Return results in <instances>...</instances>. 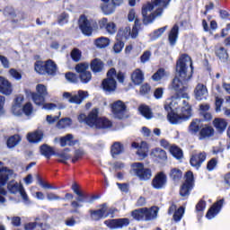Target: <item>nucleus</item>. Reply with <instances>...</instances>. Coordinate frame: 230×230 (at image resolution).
<instances>
[{
    "label": "nucleus",
    "mask_w": 230,
    "mask_h": 230,
    "mask_svg": "<svg viewBox=\"0 0 230 230\" xmlns=\"http://www.w3.org/2000/svg\"><path fill=\"white\" fill-rule=\"evenodd\" d=\"M177 39H179V25H174L169 32V44L175 46V44H177Z\"/></svg>",
    "instance_id": "c756f323"
},
{
    "label": "nucleus",
    "mask_w": 230,
    "mask_h": 230,
    "mask_svg": "<svg viewBox=\"0 0 230 230\" xmlns=\"http://www.w3.org/2000/svg\"><path fill=\"white\" fill-rule=\"evenodd\" d=\"M208 157V154L206 152H199L193 154L190 157V166L193 168H196V170H199L200 166H202V164L206 161Z\"/></svg>",
    "instance_id": "dca6fc26"
},
{
    "label": "nucleus",
    "mask_w": 230,
    "mask_h": 230,
    "mask_svg": "<svg viewBox=\"0 0 230 230\" xmlns=\"http://www.w3.org/2000/svg\"><path fill=\"white\" fill-rule=\"evenodd\" d=\"M130 224L128 218H119V219H107L104 221V226H106L111 230L121 229L122 227H127Z\"/></svg>",
    "instance_id": "4468645a"
},
{
    "label": "nucleus",
    "mask_w": 230,
    "mask_h": 230,
    "mask_svg": "<svg viewBox=\"0 0 230 230\" xmlns=\"http://www.w3.org/2000/svg\"><path fill=\"white\" fill-rule=\"evenodd\" d=\"M62 113L59 112L58 116H53V115H47L46 121L49 125H53L54 123H57L58 119H60V115Z\"/></svg>",
    "instance_id": "69168bd1"
},
{
    "label": "nucleus",
    "mask_w": 230,
    "mask_h": 230,
    "mask_svg": "<svg viewBox=\"0 0 230 230\" xmlns=\"http://www.w3.org/2000/svg\"><path fill=\"white\" fill-rule=\"evenodd\" d=\"M100 114V109L93 108L88 115L81 113L77 119L79 123H85L92 128H111L112 127V121L105 117H98Z\"/></svg>",
    "instance_id": "7ed1b4c3"
},
{
    "label": "nucleus",
    "mask_w": 230,
    "mask_h": 230,
    "mask_svg": "<svg viewBox=\"0 0 230 230\" xmlns=\"http://www.w3.org/2000/svg\"><path fill=\"white\" fill-rule=\"evenodd\" d=\"M170 4V2L166 1H151L147 2L142 6V17L144 24H152L157 19L163 15L164 8Z\"/></svg>",
    "instance_id": "f03ea898"
},
{
    "label": "nucleus",
    "mask_w": 230,
    "mask_h": 230,
    "mask_svg": "<svg viewBox=\"0 0 230 230\" xmlns=\"http://www.w3.org/2000/svg\"><path fill=\"white\" fill-rule=\"evenodd\" d=\"M71 58L74 62H80L82 60V51L78 49H74L71 51Z\"/></svg>",
    "instance_id": "5fc2aeb1"
},
{
    "label": "nucleus",
    "mask_w": 230,
    "mask_h": 230,
    "mask_svg": "<svg viewBox=\"0 0 230 230\" xmlns=\"http://www.w3.org/2000/svg\"><path fill=\"white\" fill-rule=\"evenodd\" d=\"M192 73L193 62H191V58L187 54H182L176 63V76L172 83V89L176 91L177 96L166 99L164 102L166 112L179 111V109L182 110V107H190V102L184 100H188L190 96L184 91L188 89L187 84L191 79Z\"/></svg>",
    "instance_id": "f257e3e1"
},
{
    "label": "nucleus",
    "mask_w": 230,
    "mask_h": 230,
    "mask_svg": "<svg viewBox=\"0 0 230 230\" xmlns=\"http://www.w3.org/2000/svg\"><path fill=\"white\" fill-rule=\"evenodd\" d=\"M169 76L170 73L163 68H160L155 72V74L153 75L152 79L155 82H159V80H164V78H168Z\"/></svg>",
    "instance_id": "e433bc0d"
},
{
    "label": "nucleus",
    "mask_w": 230,
    "mask_h": 230,
    "mask_svg": "<svg viewBox=\"0 0 230 230\" xmlns=\"http://www.w3.org/2000/svg\"><path fill=\"white\" fill-rule=\"evenodd\" d=\"M75 145H76V141L73 139V136L71 134L60 138L61 146H75Z\"/></svg>",
    "instance_id": "4c0bfd02"
},
{
    "label": "nucleus",
    "mask_w": 230,
    "mask_h": 230,
    "mask_svg": "<svg viewBox=\"0 0 230 230\" xmlns=\"http://www.w3.org/2000/svg\"><path fill=\"white\" fill-rule=\"evenodd\" d=\"M23 114L25 116H31L33 114V106L31 102H27L22 106Z\"/></svg>",
    "instance_id": "4d7b16f0"
},
{
    "label": "nucleus",
    "mask_w": 230,
    "mask_h": 230,
    "mask_svg": "<svg viewBox=\"0 0 230 230\" xmlns=\"http://www.w3.org/2000/svg\"><path fill=\"white\" fill-rule=\"evenodd\" d=\"M72 120L70 118H64L58 120L57 123L58 128H67V127H71Z\"/></svg>",
    "instance_id": "8fccbe9b"
},
{
    "label": "nucleus",
    "mask_w": 230,
    "mask_h": 230,
    "mask_svg": "<svg viewBox=\"0 0 230 230\" xmlns=\"http://www.w3.org/2000/svg\"><path fill=\"white\" fill-rule=\"evenodd\" d=\"M34 69L39 75H46V63L42 61H36L34 64Z\"/></svg>",
    "instance_id": "de8ad7c7"
},
{
    "label": "nucleus",
    "mask_w": 230,
    "mask_h": 230,
    "mask_svg": "<svg viewBox=\"0 0 230 230\" xmlns=\"http://www.w3.org/2000/svg\"><path fill=\"white\" fill-rule=\"evenodd\" d=\"M79 28L84 35L90 36L93 34V23L87 20L85 15H82L79 19Z\"/></svg>",
    "instance_id": "412c9836"
},
{
    "label": "nucleus",
    "mask_w": 230,
    "mask_h": 230,
    "mask_svg": "<svg viewBox=\"0 0 230 230\" xmlns=\"http://www.w3.org/2000/svg\"><path fill=\"white\" fill-rule=\"evenodd\" d=\"M80 80L83 84H89L93 78V75L91 74L90 71L88 72H84L83 74H80Z\"/></svg>",
    "instance_id": "6e6d98bb"
},
{
    "label": "nucleus",
    "mask_w": 230,
    "mask_h": 230,
    "mask_svg": "<svg viewBox=\"0 0 230 230\" xmlns=\"http://www.w3.org/2000/svg\"><path fill=\"white\" fill-rule=\"evenodd\" d=\"M141 28V22L137 20L135 22V24L130 29L129 26L121 28L117 34V40H128V39H137L139 35V30Z\"/></svg>",
    "instance_id": "0eeeda50"
},
{
    "label": "nucleus",
    "mask_w": 230,
    "mask_h": 230,
    "mask_svg": "<svg viewBox=\"0 0 230 230\" xmlns=\"http://www.w3.org/2000/svg\"><path fill=\"white\" fill-rule=\"evenodd\" d=\"M182 217H184V207H180L175 210L172 218L174 222H181V220H182Z\"/></svg>",
    "instance_id": "603ef678"
},
{
    "label": "nucleus",
    "mask_w": 230,
    "mask_h": 230,
    "mask_svg": "<svg viewBox=\"0 0 230 230\" xmlns=\"http://www.w3.org/2000/svg\"><path fill=\"white\" fill-rule=\"evenodd\" d=\"M131 146L137 149V155H138L139 159L143 160L146 157L148 154V145L146 142H141L140 144L133 142Z\"/></svg>",
    "instance_id": "5701e85b"
},
{
    "label": "nucleus",
    "mask_w": 230,
    "mask_h": 230,
    "mask_svg": "<svg viewBox=\"0 0 230 230\" xmlns=\"http://www.w3.org/2000/svg\"><path fill=\"white\" fill-rule=\"evenodd\" d=\"M131 173L137 177L139 181H150L152 179V170L145 167L143 163H133L131 164Z\"/></svg>",
    "instance_id": "6e6552de"
},
{
    "label": "nucleus",
    "mask_w": 230,
    "mask_h": 230,
    "mask_svg": "<svg viewBox=\"0 0 230 230\" xmlns=\"http://www.w3.org/2000/svg\"><path fill=\"white\" fill-rule=\"evenodd\" d=\"M19 143H21V137L19 135H14L8 138L7 146L8 148H15Z\"/></svg>",
    "instance_id": "c03bdc74"
},
{
    "label": "nucleus",
    "mask_w": 230,
    "mask_h": 230,
    "mask_svg": "<svg viewBox=\"0 0 230 230\" xmlns=\"http://www.w3.org/2000/svg\"><path fill=\"white\" fill-rule=\"evenodd\" d=\"M111 44V40L109 38L101 37L95 40V46H97L100 49H103L107 48Z\"/></svg>",
    "instance_id": "79ce46f5"
},
{
    "label": "nucleus",
    "mask_w": 230,
    "mask_h": 230,
    "mask_svg": "<svg viewBox=\"0 0 230 230\" xmlns=\"http://www.w3.org/2000/svg\"><path fill=\"white\" fill-rule=\"evenodd\" d=\"M169 177H171L172 181H181V179H182V171H181V169L178 168H172L171 169Z\"/></svg>",
    "instance_id": "a18cd8bd"
},
{
    "label": "nucleus",
    "mask_w": 230,
    "mask_h": 230,
    "mask_svg": "<svg viewBox=\"0 0 230 230\" xmlns=\"http://www.w3.org/2000/svg\"><path fill=\"white\" fill-rule=\"evenodd\" d=\"M121 4H123V2L104 1L101 4V10L104 15H111V13H114L117 6H121Z\"/></svg>",
    "instance_id": "a211bd4d"
},
{
    "label": "nucleus",
    "mask_w": 230,
    "mask_h": 230,
    "mask_svg": "<svg viewBox=\"0 0 230 230\" xmlns=\"http://www.w3.org/2000/svg\"><path fill=\"white\" fill-rule=\"evenodd\" d=\"M47 200H62V198L54 192H47Z\"/></svg>",
    "instance_id": "774afa93"
},
{
    "label": "nucleus",
    "mask_w": 230,
    "mask_h": 230,
    "mask_svg": "<svg viewBox=\"0 0 230 230\" xmlns=\"http://www.w3.org/2000/svg\"><path fill=\"white\" fill-rule=\"evenodd\" d=\"M3 163L0 162V166ZM13 175V171L6 168L0 167V204H4L6 202V199H4L6 195V190L3 188L4 184L8 181V179Z\"/></svg>",
    "instance_id": "1a4fd4ad"
},
{
    "label": "nucleus",
    "mask_w": 230,
    "mask_h": 230,
    "mask_svg": "<svg viewBox=\"0 0 230 230\" xmlns=\"http://www.w3.org/2000/svg\"><path fill=\"white\" fill-rule=\"evenodd\" d=\"M107 78L102 81V89L105 93H114L116 91L117 84L116 78L119 84L125 82V73L116 72L115 68H111L107 73Z\"/></svg>",
    "instance_id": "39448f33"
},
{
    "label": "nucleus",
    "mask_w": 230,
    "mask_h": 230,
    "mask_svg": "<svg viewBox=\"0 0 230 230\" xmlns=\"http://www.w3.org/2000/svg\"><path fill=\"white\" fill-rule=\"evenodd\" d=\"M113 117L117 119H125L127 118V104L119 100L111 104Z\"/></svg>",
    "instance_id": "f8f14e48"
},
{
    "label": "nucleus",
    "mask_w": 230,
    "mask_h": 230,
    "mask_svg": "<svg viewBox=\"0 0 230 230\" xmlns=\"http://www.w3.org/2000/svg\"><path fill=\"white\" fill-rule=\"evenodd\" d=\"M30 95L35 105H43L42 108L45 109V111H55L57 104L45 103L46 96H48V87H46V85L37 84L36 93L30 92Z\"/></svg>",
    "instance_id": "20e7f679"
},
{
    "label": "nucleus",
    "mask_w": 230,
    "mask_h": 230,
    "mask_svg": "<svg viewBox=\"0 0 230 230\" xmlns=\"http://www.w3.org/2000/svg\"><path fill=\"white\" fill-rule=\"evenodd\" d=\"M80 202H85V195L78 196L75 200L71 202L72 208L75 209L71 211V213H78V208H84V205L80 204Z\"/></svg>",
    "instance_id": "c9c22d12"
},
{
    "label": "nucleus",
    "mask_w": 230,
    "mask_h": 230,
    "mask_svg": "<svg viewBox=\"0 0 230 230\" xmlns=\"http://www.w3.org/2000/svg\"><path fill=\"white\" fill-rule=\"evenodd\" d=\"M128 20L129 22H134L136 23V21L139 22V19H137V14H136V11L134 9L129 10L128 13Z\"/></svg>",
    "instance_id": "680f3d73"
},
{
    "label": "nucleus",
    "mask_w": 230,
    "mask_h": 230,
    "mask_svg": "<svg viewBox=\"0 0 230 230\" xmlns=\"http://www.w3.org/2000/svg\"><path fill=\"white\" fill-rule=\"evenodd\" d=\"M99 208V209L89 211L90 217L94 222H98L99 220H102V218H107L109 217L107 204H102Z\"/></svg>",
    "instance_id": "2eb2a0df"
},
{
    "label": "nucleus",
    "mask_w": 230,
    "mask_h": 230,
    "mask_svg": "<svg viewBox=\"0 0 230 230\" xmlns=\"http://www.w3.org/2000/svg\"><path fill=\"white\" fill-rule=\"evenodd\" d=\"M222 206H224V199H220L217 202H216L208 211L206 217L208 220H213L216 216H217L220 213V210L222 209Z\"/></svg>",
    "instance_id": "b1692460"
},
{
    "label": "nucleus",
    "mask_w": 230,
    "mask_h": 230,
    "mask_svg": "<svg viewBox=\"0 0 230 230\" xmlns=\"http://www.w3.org/2000/svg\"><path fill=\"white\" fill-rule=\"evenodd\" d=\"M168 182V178L166 174L163 172H158L152 181V186L155 190H163L166 183Z\"/></svg>",
    "instance_id": "f3484780"
},
{
    "label": "nucleus",
    "mask_w": 230,
    "mask_h": 230,
    "mask_svg": "<svg viewBox=\"0 0 230 230\" xmlns=\"http://www.w3.org/2000/svg\"><path fill=\"white\" fill-rule=\"evenodd\" d=\"M195 98L198 101L206 100L208 98V88L203 84H198L194 90Z\"/></svg>",
    "instance_id": "a878e982"
},
{
    "label": "nucleus",
    "mask_w": 230,
    "mask_h": 230,
    "mask_svg": "<svg viewBox=\"0 0 230 230\" xmlns=\"http://www.w3.org/2000/svg\"><path fill=\"white\" fill-rule=\"evenodd\" d=\"M90 67L93 73H102L103 71V62L98 58L92 60Z\"/></svg>",
    "instance_id": "72a5a7b5"
},
{
    "label": "nucleus",
    "mask_w": 230,
    "mask_h": 230,
    "mask_svg": "<svg viewBox=\"0 0 230 230\" xmlns=\"http://www.w3.org/2000/svg\"><path fill=\"white\" fill-rule=\"evenodd\" d=\"M9 75L12 76V78H14V80H17L18 82L22 79V75L21 72L17 71L15 68H11L9 70Z\"/></svg>",
    "instance_id": "bf43d9fd"
},
{
    "label": "nucleus",
    "mask_w": 230,
    "mask_h": 230,
    "mask_svg": "<svg viewBox=\"0 0 230 230\" xmlns=\"http://www.w3.org/2000/svg\"><path fill=\"white\" fill-rule=\"evenodd\" d=\"M22 103H24V95L20 94L14 99L13 104L11 108V111L13 116H22Z\"/></svg>",
    "instance_id": "6ab92c4d"
},
{
    "label": "nucleus",
    "mask_w": 230,
    "mask_h": 230,
    "mask_svg": "<svg viewBox=\"0 0 230 230\" xmlns=\"http://www.w3.org/2000/svg\"><path fill=\"white\" fill-rule=\"evenodd\" d=\"M151 157L157 159V161L163 162L168 160V155L166 154V151L163 150L160 147H156L151 151Z\"/></svg>",
    "instance_id": "cd10ccee"
},
{
    "label": "nucleus",
    "mask_w": 230,
    "mask_h": 230,
    "mask_svg": "<svg viewBox=\"0 0 230 230\" xmlns=\"http://www.w3.org/2000/svg\"><path fill=\"white\" fill-rule=\"evenodd\" d=\"M42 223H39V222H32V223H29L27 225H25V229L26 230H33V229H37V227H40V229H42Z\"/></svg>",
    "instance_id": "338daca9"
},
{
    "label": "nucleus",
    "mask_w": 230,
    "mask_h": 230,
    "mask_svg": "<svg viewBox=\"0 0 230 230\" xmlns=\"http://www.w3.org/2000/svg\"><path fill=\"white\" fill-rule=\"evenodd\" d=\"M44 137V133L41 130L34 131L33 133H29L27 139L30 143H40Z\"/></svg>",
    "instance_id": "7c9ffc66"
},
{
    "label": "nucleus",
    "mask_w": 230,
    "mask_h": 230,
    "mask_svg": "<svg viewBox=\"0 0 230 230\" xmlns=\"http://www.w3.org/2000/svg\"><path fill=\"white\" fill-rule=\"evenodd\" d=\"M138 111L144 118H146V119H152L154 118V113H152V110L147 105L141 104L138 107Z\"/></svg>",
    "instance_id": "f704fd0d"
},
{
    "label": "nucleus",
    "mask_w": 230,
    "mask_h": 230,
    "mask_svg": "<svg viewBox=\"0 0 230 230\" xmlns=\"http://www.w3.org/2000/svg\"><path fill=\"white\" fill-rule=\"evenodd\" d=\"M46 73L48 75H55L57 73V64L51 59L46 62Z\"/></svg>",
    "instance_id": "49530a36"
},
{
    "label": "nucleus",
    "mask_w": 230,
    "mask_h": 230,
    "mask_svg": "<svg viewBox=\"0 0 230 230\" xmlns=\"http://www.w3.org/2000/svg\"><path fill=\"white\" fill-rule=\"evenodd\" d=\"M213 126L217 132L223 134V132H226V129L227 128V121H226V119L217 118L213 120Z\"/></svg>",
    "instance_id": "c85d7f7f"
},
{
    "label": "nucleus",
    "mask_w": 230,
    "mask_h": 230,
    "mask_svg": "<svg viewBox=\"0 0 230 230\" xmlns=\"http://www.w3.org/2000/svg\"><path fill=\"white\" fill-rule=\"evenodd\" d=\"M89 97V93L85 91H78L76 94H72L69 92H64L62 98L67 100L68 103H75V105H81L82 102Z\"/></svg>",
    "instance_id": "9b49d317"
},
{
    "label": "nucleus",
    "mask_w": 230,
    "mask_h": 230,
    "mask_svg": "<svg viewBox=\"0 0 230 230\" xmlns=\"http://www.w3.org/2000/svg\"><path fill=\"white\" fill-rule=\"evenodd\" d=\"M131 82L134 85H141L145 82V73L139 68H136L130 75Z\"/></svg>",
    "instance_id": "393cba45"
},
{
    "label": "nucleus",
    "mask_w": 230,
    "mask_h": 230,
    "mask_svg": "<svg viewBox=\"0 0 230 230\" xmlns=\"http://www.w3.org/2000/svg\"><path fill=\"white\" fill-rule=\"evenodd\" d=\"M118 40L119 41L115 43L113 46V51L115 53H121V51L123 50V48H125V43L121 41L122 40Z\"/></svg>",
    "instance_id": "0e129e2a"
},
{
    "label": "nucleus",
    "mask_w": 230,
    "mask_h": 230,
    "mask_svg": "<svg viewBox=\"0 0 230 230\" xmlns=\"http://www.w3.org/2000/svg\"><path fill=\"white\" fill-rule=\"evenodd\" d=\"M169 152L175 159H182V149H180L179 146L175 145L171 146Z\"/></svg>",
    "instance_id": "37998d69"
},
{
    "label": "nucleus",
    "mask_w": 230,
    "mask_h": 230,
    "mask_svg": "<svg viewBox=\"0 0 230 230\" xmlns=\"http://www.w3.org/2000/svg\"><path fill=\"white\" fill-rule=\"evenodd\" d=\"M167 112V119L171 125H179V123H182V121H186L191 118V106H182L181 112H179V110Z\"/></svg>",
    "instance_id": "423d86ee"
},
{
    "label": "nucleus",
    "mask_w": 230,
    "mask_h": 230,
    "mask_svg": "<svg viewBox=\"0 0 230 230\" xmlns=\"http://www.w3.org/2000/svg\"><path fill=\"white\" fill-rule=\"evenodd\" d=\"M216 55L222 60V62H226L227 58H229V55L227 54V50L224 49V47H218L216 49Z\"/></svg>",
    "instance_id": "a19ab883"
},
{
    "label": "nucleus",
    "mask_w": 230,
    "mask_h": 230,
    "mask_svg": "<svg viewBox=\"0 0 230 230\" xmlns=\"http://www.w3.org/2000/svg\"><path fill=\"white\" fill-rule=\"evenodd\" d=\"M87 69H89L88 63H79L75 66V71H77L80 75L83 73H87Z\"/></svg>",
    "instance_id": "13d9d810"
},
{
    "label": "nucleus",
    "mask_w": 230,
    "mask_h": 230,
    "mask_svg": "<svg viewBox=\"0 0 230 230\" xmlns=\"http://www.w3.org/2000/svg\"><path fill=\"white\" fill-rule=\"evenodd\" d=\"M200 128H202V123L200 122V119H195L190 122L189 126V132L192 136H195L199 134V130H200Z\"/></svg>",
    "instance_id": "2f4dec72"
},
{
    "label": "nucleus",
    "mask_w": 230,
    "mask_h": 230,
    "mask_svg": "<svg viewBox=\"0 0 230 230\" xmlns=\"http://www.w3.org/2000/svg\"><path fill=\"white\" fill-rule=\"evenodd\" d=\"M131 215L135 220H145V208L134 210Z\"/></svg>",
    "instance_id": "3c124183"
},
{
    "label": "nucleus",
    "mask_w": 230,
    "mask_h": 230,
    "mask_svg": "<svg viewBox=\"0 0 230 230\" xmlns=\"http://www.w3.org/2000/svg\"><path fill=\"white\" fill-rule=\"evenodd\" d=\"M99 28L101 30H106L110 35H114L117 31L116 23L109 22L107 18H102L99 20Z\"/></svg>",
    "instance_id": "aec40b11"
},
{
    "label": "nucleus",
    "mask_w": 230,
    "mask_h": 230,
    "mask_svg": "<svg viewBox=\"0 0 230 230\" xmlns=\"http://www.w3.org/2000/svg\"><path fill=\"white\" fill-rule=\"evenodd\" d=\"M71 152V149L65 148L61 153H56L57 157H60L58 160L59 163H66V161H69L71 159V155L69 153Z\"/></svg>",
    "instance_id": "58836bf2"
},
{
    "label": "nucleus",
    "mask_w": 230,
    "mask_h": 230,
    "mask_svg": "<svg viewBox=\"0 0 230 230\" xmlns=\"http://www.w3.org/2000/svg\"><path fill=\"white\" fill-rule=\"evenodd\" d=\"M13 93V86L4 76H0V94H4V96H10Z\"/></svg>",
    "instance_id": "4be33fe9"
},
{
    "label": "nucleus",
    "mask_w": 230,
    "mask_h": 230,
    "mask_svg": "<svg viewBox=\"0 0 230 230\" xmlns=\"http://www.w3.org/2000/svg\"><path fill=\"white\" fill-rule=\"evenodd\" d=\"M123 152V146L121 144L116 142L111 146V154L112 155H119Z\"/></svg>",
    "instance_id": "864d4df0"
},
{
    "label": "nucleus",
    "mask_w": 230,
    "mask_h": 230,
    "mask_svg": "<svg viewBox=\"0 0 230 230\" xmlns=\"http://www.w3.org/2000/svg\"><path fill=\"white\" fill-rule=\"evenodd\" d=\"M40 154L41 155H44L45 157H47V159H49L51 155H56V153L53 150V147L49 146L47 145L41 146Z\"/></svg>",
    "instance_id": "ea45409f"
},
{
    "label": "nucleus",
    "mask_w": 230,
    "mask_h": 230,
    "mask_svg": "<svg viewBox=\"0 0 230 230\" xmlns=\"http://www.w3.org/2000/svg\"><path fill=\"white\" fill-rule=\"evenodd\" d=\"M215 135V129L209 126H205L199 131V139H208V137H213Z\"/></svg>",
    "instance_id": "473e14b6"
},
{
    "label": "nucleus",
    "mask_w": 230,
    "mask_h": 230,
    "mask_svg": "<svg viewBox=\"0 0 230 230\" xmlns=\"http://www.w3.org/2000/svg\"><path fill=\"white\" fill-rule=\"evenodd\" d=\"M166 30H168V26H164V27H162L160 29L154 31V32L150 34L151 40H157V39H159V37L163 36V33H164V31H166Z\"/></svg>",
    "instance_id": "09e8293b"
},
{
    "label": "nucleus",
    "mask_w": 230,
    "mask_h": 230,
    "mask_svg": "<svg viewBox=\"0 0 230 230\" xmlns=\"http://www.w3.org/2000/svg\"><path fill=\"white\" fill-rule=\"evenodd\" d=\"M192 188H193V172L191 171H189L185 174V182L182 184L180 190L181 197H188Z\"/></svg>",
    "instance_id": "ddd939ff"
},
{
    "label": "nucleus",
    "mask_w": 230,
    "mask_h": 230,
    "mask_svg": "<svg viewBox=\"0 0 230 230\" xmlns=\"http://www.w3.org/2000/svg\"><path fill=\"white\" fill-rule=\"evenodd\" d=\"M69 21V15L66 13H61L58 18V22L60 26H64V24H67Z\"/></svg>",
    "instance_id": "052dcab7"
},
{
    "label": "nucleus",
    "mask_w": 230,
    "mask_h": 230,
    "mask_svg": "<svg viewBox=\"0 0 230 230\" xmlns=\"http://www.w3.org/2000/svg\"><path fill=\"white\" fill-rule=\"evenodd\" d=\"M65 78L71 84H76L78 82V76L71 72L66 73Z\"/></svg>",
    "instance_id": "e2e57ef3"
},
{
    "label": "nucleus",
    "mask_w": 230,
    "mask_h": 230,
    "mask_svg": "<svg viewBox=\"0 0 230 230\" xmlns=\"http://www.w3.org/2000/svg\"><path fill=\"white\" fill-rule=\"evenodd\" d=\"M7 190L12 195H17V193H20L24 204H30V197H28L22 183L12 181L7 184Z\"/></svg>",
    "instance_id": "9d476101"
},
{
    "label": "nucleus",
    "mask_w": 230,
    "mask_h": 230,
    "mask_svg": "<svg viewBox=\"0 0 230 230\" xmlns=\"http://www.w3.org/2000/svg\"><path fill=\"white\" fill-rule=\"evenodd\" d=\"M157 213H159L157 207H152L150 208H144V220H155L157 218Z\"/></svg>",
    "instance_id": "bb28decb"
}]
</instances>
